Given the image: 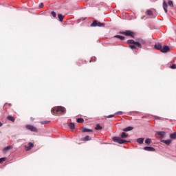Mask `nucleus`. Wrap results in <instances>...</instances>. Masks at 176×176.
Listing matches in <instances>:
<instances>
[{"mask_svg":"<svg viewBox=\"0 0 176 176\" xmlns=\"http://www.w3.org/2000/svg\"><path fill=\"white\" fill-rule=\"evenodd\" d=\"M170 68H171L172 69H176V65H175V64L172 65L170 66Z\"/></svg>","mask_w":176,"mask_h":176,"instance_id":"32","label":"nucleus"},{"mask_svg":"<svg viewBox=\"0 0 176 176\" xmlns=\"http://www.w3.org/2000/svg\"><path fill=\"white\" fill-rule=\"evenodd\" d=\"M7 119L8 120H10V122H14V120H16V119L14 118V117L12 116H8L7 117Z\"/></svg>","mask_w":176,"mask_h":176,"instance_id":"16","label":"nucleus"},{"mask_svg":"<svg viewBox=\"0 0 176 176\" xmlns=\"http://www.w3.org/2000/svg\"><path fill=\"white\" fill-rule=\"evenodd\" d=\"M122 34H123V35H125L126 36H133V32H131L130 30H126L125 32H122Z\"/></svg>","mask_w":176,"mask_h":176,"instance_id":"6","label":"nucleus"},{"mask_svg":"<svg viewBox=\"0 0 176 176\" xmlns=\"http://www.w3.org/2000/svg\"><path fill=\"white\" fill-rule=\"evenodd\" d=\"M50 121L45 120V121L41 122V124H47V123H50Z\"/></svg>","mask_w":176,"mask_h":176,"instance_id":"30","label":"nucleus"},{"mask_svg":"<svg viewBox=\"0 0 176 176\" xmlns=\"http://www.w3.org/2000/svg\"><path fill=\"white\" fill-rule=\"evenodd\" d=\"M13 146H7L3 148V152H7V151H10V149H12Z\"/></svg>","mask_w":176,"mask_h":176,"instance_id":"14","label":"nucleus"},{"mask_svg":"<svg viewBox=\"0 0 176 176\" xmlns=\"http://www.w3.org/2000/svg\"><path fill=\"white\" fill-rule=\"evenodd\" d=\"M90 140H91V138H90V136L87 135L82 139V141H90Z\"/></svg>","mask_w":176,"mask_h":176,"instance_id":"20","label":"nucleus"},{"mask_svg":"<svg viewBox=\"0 0 176 176\" xmlns=\"http://www.w3.org/2000/svg\"><path fill=\"white\" fill-rule=\"evenodd\" d=\"M157 135L160 138H166V132L164 131H158L157 132Z\"/></svg>","mask_w":176,"mask_h":176,"instance_id":"8","label":"nucleus"},{"mask_svg":"<svg viewBox=\"0 0 176 176\" xmlns=\"http://www.w3.org/2000/svg\"><path fill=\"white\" fill-rule=\"evenodd\" d=\"M144 150L148 152H155V148L151 146H145L144 147Z\"/></svg>","mask_w":176,"mask_h":176,"instance_id":"9","label":"nucleus"},{"mask_svg":"<svg viewBox=\"0 0 176 176\" xmlns=\"http://www.w3.org/2000/svg\"><path fill=\"white\" fill-rule=\"evenodd\" d=\"M5 162V158H0V163H3Z\"/></svg>","mask_w":176,"mask_h":176,"instance_id":"35","label":"nucleus"},{"mask_svg":"<svg viewBox=\"0 0 176 176\" xmlns=\"http://www.w3.org/2000/svg\"><path fill=\"white\" fill-rule=\"evenodd\" d=\"M2 126H3V124H2V122H0V127H2Z\"/></svg>","mask_w":176,"mask_h":176,"instance_id":"38","label":"nucleus"},{"mask_svg":"<svg viewBox=\"0 0 176 176\" xmlns=\"http://www.w3.org/2000/svg\"><path fill=\"white\" fill-rule=\"evenodd\" d=\"M104 23L98 22L97 21H94L91 24V27H104Z\"/></svg>","mask_w":176,"mask_h":176,"instance_id":"4","label":"nucleus"},{"mask_svg":"<svg viewBox=\"0 0 176 176\" xmlns=\"http://www.w3.org/2000/svg\"><path fill=\"white\" fill-rule=\"evenodd\" d=\"M84 20H85V18H81L80 19H79V21H84Z\"/></svg>","mask_w":176,"mask_h":176,"instance_id":"37","label":"nucleus"},{"mask_svg":"<svg viewBox=\"0 0 176 176\" xmlns=\"http://www.w3.org/2000/svg\"><path fill=\"white\" fill-rule=\"evenodd\" d=\"M146 14H148V16H152L153 14V13L152 12V10H148L146 11Z\"/></svg>","mask_w":176,"mask_h":176,"instance_id":"27","label":"nucleus"},{"mask_svg":"<svg viewBox=\"0 0 176 176\" xmlns=\"http://www.w3.org/2000/svg\"><path fill=\"white\" fill-rule=\"evenodd\" d=\"M52 16H53L54 18H56V16H57V14H56V12L54 11H52L51 12Z\"/></svg>","mask_w":176,"mask_h":176,"instance_id":"31","label":"nucleus"},{"mask_svg":"<svg viewBox=\"0 0 176 176\" xmlns=\"http://www.w3.org/2000/svg\"><path fill=\"white\" fill-rule=\"evenodd\" d=\"M144 138H138V139H137V142L138 143V144H144Z\"/></svg>","mask_w":176,"mask_h":176,"instance_id":"18","label":"nucleus"},{"mask_svg":"<svg viewBox=\"0 0 176 176\" xmlns=\"http://www.w3.org/2000/svg\"><path fill=\"white\" fill-rule=\"evenodd\" d=\"M102 126H100V124H98L95 127V130H102Z\"/></svg>","mask_w":176,"mask_h":176,"instance_id":"25","label":"nucleus"},{"mask_svg":"<svg viewBox=\"0 0 176 176\" xmlns=\"http://www.w3.org/2000/svg\"><path fill=\"white\" fill-rule=\"evenodd\" d=\"M81 131H82V133H91V131H93V130L89 129L87 128H82L81 129Z\"/></svg>","mask_w":176,"mask_h":176,"instance_id":"12","label":"nucleus"},{"mask_svg":"<svg viewBox=\"0 0 176 176\" xmlns=\"http://www.w3.org/2000/svg\"><path fill=\"white\" fill-rule=\"evenodd\" d=\"M129 137V135L124 132H122L121 134V138H127Z\"/></svg>","mask_w":176,"mask_h":176,"instance_id":"21","label":"nucleus"},{"mask_svg":"<svg viewBox=\"0 0 176 176\" xmlns=\"http://www.w3.org/2000/svg\"><path fill=\"white\" fill-rule=\"evenodd\" d=\"M157 119H159V117H157Z\"/></svg>","mask_w":176,"mask_h":176,"instance_id":"39","label":"nucleus"},{"mask_svg":"<svg viewBox=\"0 0 176 176\" xmlns=\"http://www.w3.org/2000/svg\"><path fill=\"white\" fill-rule=\"evenodd\" d=\"M38 8L41 9V8H43V3H41Z\"/></svg>","mask_w":176,"mask_h":176,"instance_id":"36","label":"nucleus"},{"mask_svg":"<svg viewBox=\"0 0 176 176\" xmlns=\"http://www.w3.org/2000/svg\"><path fill=\"white\" fill-rule=\"evenodd\" d=\"M115 38H118V39H120V41L124 40V36L120 35H116L115 36Z\"/></svg>","mask_w":176,"mask_h":176,"instance_id":"24","label":"nucleus"},{"mask_svg":"<svg viewBox=\"0 0 176 176\" xmlns=\"http://www.w3.org/2000/svg\"><path fill=\"white\" fill-rule=\"evenodd\" d=\"M167 8H168V6L167 5V3L166 1L164 0L163 1V9L165 12V13H167L168 11L167 10Z\"/></svg>","mask_w":176,"mask_h":176,"instance_id":"11","label":"nucleus"},{"mask_svg":"<svg viewBox=\"0 0 176 176\" xmlns=\"http://www.w3.org/2000/svg\"><path fill=\"white\" fill-rule=\"evenodd\" d=\"M58 17L59 19V21H63V20H64V16L61 14H58Z\"/></svg>","mask_w":176,"mask_h":176,"instance_id":"23","label":"nucleus"},{"mask_svg":"<svg viewBox=\"0 0 176 176\" xmlns=\"http://www.w3.org/2000/svg\"><path fill=\"white\" fill-rule=\"evenodd\" d=\"M116 115H123V112L122 111H118V112L116 113Z\"/></svg>","mask_w":176,"mask_h":176,"instance_id":"34","label":"nucleus"},{"mask_svg":"<svg viewBox=\"0 0 176 176\" xmlns=\"http://www.w3.org/2000/svg\"><path fill=\"white\" fill-rule=\"evenodd\" d=\"M25 127L28 130H30V131H32L33 133H38V129H36V127H35L32 125L28 124L25 126Z\"/></svg>","mask_w":176,"mask_h":176,"instance_id":"5","label":"nucleus"},{"mask_svg":"<svg viewBox=\"0 0 176 176\" xmlns=\"http://www.w3.org/2000/svg\"><path fill=\"white\" fill-rule=\"evenodd\" d=\"M32 148H34V144L29 142L28 146H25V151H30Z\"/></svg>","mask_w":176,"mask_h":176,"instance_id":"10","label":"nucleus"},{"mask_svg":"<svg viewBox=\"0 0 176 176\" xmlns=\"http://www.w3.org/2000/svg\"><path fill=\"white\" fill-rule=\"evenodd\" d=\"M155 48L157 50H162V44H160V43H156L155 45Z\"/></svg>","mask_w":176,"mask_h":176,"instance_id":"13","label":"nucleus"},{"mask_svg":"<svg viewBox=\"0 0 176 176\" xmlns=\"http://www.w3.org/2000/svg\"><path fill=\"white\" fill-rule=\"evenodd\" d=\"M168 5L169 6H170L171 8H173V7L174 6V4H173V1H171V0H169V1H168Z\"/></svg>","mask_w":176,"mask_h":176,"instance_id":"26","label":"nucleus"},{"mask_svg":"<svg viewBox=\"0 0 176 176\" xmlns=\"http://www.w3.org/2000/svg\"><path fill=\"white\" fill-rule=\"evenodd\" d=\"M162 142H164L166 145H170L171 144V140H162Z\"/></svg>","mask_w":176,"mask_h":176,"instance_id":"17","label":"nucleus"},{"mask_svg":"<svg viewBox=\"0 0 176 176\" xmlns=\"http://www.w3.org/2000/svg\"><path fill=\"white\" fill-rule=\"evenodd\" d=\"M170 137L172 140H176V132L171 133L170 135Z\"/></svg>","mask_w":176,"mask_h":176,"instance_id":"22","label":"nucleus"},{"mask_svg":"<svg viewBox=\"0 0 176 176\" xmlns=\"http://www.w3.org/2000/svg\"><path fill=\"white\" fill-rule=\"evenodd\" d=\"M152 142V140L149 138H147L146 140H145V142L146 144H147V145H149V144H151V142Z\"/></svg>","mask_w":176,"mask_h":176,"instance_id":"29","label":"nucleus"},{"mask_svg":"<svg viewBox=\"0 0 176 176\" xmlns=\"http://www.w3.org/2000/svg\"><path fill=\"white\" fill-rule=\"evenodd\" d=\"M52 115H58V113H65V109L61 106L55 107L51 110Z\"/></svg>","mask_w":176,"mask_h":176,"instance_id":"2","label":"nucleus"},{"mask_svg":"<svg viewBox=\"0 0 176 176\" xmlns=\"http://www.w3.org/2000/svg\"><path fill=\"white\" fill-rule=\"evenodd\" d=\"M69 127L71 129V130H75V124L72 122L69 124Z\"/></svg>","mask_w":176,"mask_h":176,"instance_id":"19","label":"nucleus"},{"mask_svg":"<svg viewBox=\"0 0 176 176\" xmlns=\"http://www.w3.org/2000/svg\"><path fill=\"white\" fill-rule=\"evenodd\" d=\"M170 51V47L168 46H164L163 48H161L162 53H168Z\"/></svg>","mask_w":176,"mask_h":176,"instance_id":"7","label":"nucleus"},{"mask_svg":"<svg viewBox=\"0 0 176 176\" xmlns=\"http://www.w3.org/2000/svg\"><path fill=\"white\" fill-rule=\"evenodd\" d=\"M133 129H134V128H133L132 126H127L126 128L123 129V131H125V132L131 131V130H133Z\"/></svg>","mask_w":176,"mask_h":176,"instance_id":"15","label":"nucleus"},{"mask_svg":"<svg viewBox=\"0 0 176 176\" xmlns=\"http://www.w3.org/2000/svg\"><path fill=\"white\" fill-rule=\"evenodd\" d=\"M76 122H77L78 123H83L84 120H83V118H78V119L76 120Z\"/></svg>","mask_w":176,"mask_h":176,"instance_id":"28","label":"nucleus"},{"mask_svg":"<svg viewBox=\"0 0 176 176\" xmlns=\"http://www.w3.org/2000/svg\"><path fill=\"white\" fill-rule=\"evenodd\" d=\"M128 45L131 49H137V47L141 48L142 45H146V41L144 39L140 38L138 41H135L134 40H128Z\"/></svg>","mask_w":176,"mask_h":176,"instance_id":"1","label":"nucleus"},{"mask_svg":"<svg viewBox=\"0 0 176 176\" xmlns=\"http://www.w3.org/2000/svg\"><path fill=\"white\" fill-rule=\"evenodd\" d=\"M113 141L114 142H118V144H125V142H127L125 140L122 139V138L119 137H113Z\"/></svg>","mask_w":176,"mask_h":176,"instance_id":"3","label":"nucleus"},{"mask_svg":"<svg viewBox=\"0 0 176 176\" xmlns=\"http://www.w3.org/2000/svg\"><path fill=\"white\" fill-rule=\"evenodd\" d=\"M115 116V115H109L107 116H106V118H107L108 119H110L111 118H113Z\"/></svg>","mask_w":176,"mask_h":176,"instance_id":"33","label":"nucleus"}]
</instances>
